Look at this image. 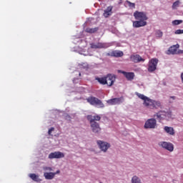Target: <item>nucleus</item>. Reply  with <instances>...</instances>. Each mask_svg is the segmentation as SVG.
<instances>
[{
  "instance_id": "1",
  "label": "nucleus",
  "mask_w": 183,
  "mask_h": 183,
  "mask_svg": "<svg viewBox=\"0 0 183 183\" xmlns=\"http://www.w3.org/2000/svg\"><path fill=\"white\" fill-rule=\"evenodd\" d=\"M135 94L138 98L144 101L143 105L146 107V108H148L149 109H158V108H162L161 102L149 99V97L138 92H136Z\"/></svg>"
},
{
  "instance_id": "2",
  "label": "nucleus",
  "mask_w": 183,
  "mask_h": 183,
  "mask_svg": "<svg viewBox=\"0 0 183 183\" xmlns=\"http://www.w3.org/2000/svg\"><path fill=\"white\" fill-rule=\"evenodd\" d=\"M73 44H75L76 45H79L78 46L74 47L71 51H74V52H78L80 54V55H84V56H86L88 54L85 53V47H86V45H88V43L81 38L75 37L73 40Z\"/></svg>"
},
{
  "instance_id": "3",
  "label": "nucleus",
  "mask_w": 183,
  "mask_h": 183,
  "mask_svg": "<svg viewBox=\"0 0 183 183\" xmlns=\"http://www.w3.org/2000/svg\"><path fill=\"white\" fill-rule=\"evenodd\" d=\"M133 16L137 21H142V22H147L148 21V16H147V12L144 11H134Z\"/></svg>"
},
{
  "instance_id": "4",
  "label": "nucleus",
  "mask_w": 183,
  "mask_h": 183,
  "mask_svg": "<svg viewBox=\"0 0 183 183\" xmlns=\"http://www.w3.org/2000/svg\"><path fill=\"white\" fill-rule=\"evenodd\" d=\"M114 44L112 43H102V42H98V43H92L91 44V48L92 49H107V48H109V46H112Z\"/></svg>"
},
{
  "instance_id": "5",
  "label": "nucleus",
  "mask_w": 183,
  "mask_h": 183,
  "mask_svg": "<svg viewBox=\"0 0 183 183\" xmlns=\"http://www.w3.org/2000/svg\"><path fill=\"white\" fill-rule=\"evenodd\" d=\"M154 118H156L159 122H161V121H164L169 118V113L165 111H159L154 114Z\"/></svg>"
},
{
  "instance_id": "6",
  "label": "nucleus",
  "mask_w": 183,
  "mask_h": 183,
  "mask_svg": "<svg viewBox=\"0 0 183 183\" xmlns=\"http://www.w3.org/2000/svg\"><path fill=\"white\" fill-rule=\"evenodd\" d=\"M157 127V119L154 118L148 119L144 125V129H155Z\"/></svg>"
},
{
  "instance_id": "7",
  "label": "nucleus",
  "mask_w": 183,
  "mask_h": 183,
  "mask_svg": "<svg viewBox=\"0 0 183 183\" xmlns=\"http://www.w3.org/2000/svg\"><path fill=\"white\" fill-rule=\"evenodd\" d=\"M87 101L91 105H94V107H97L98 108H104V107L102 102L101 100H99V99H98V98L89 97L87 99Z\"/></svg>"
},
{
  "instance_id": "8",
  "label": "nucleus",
  "mask_w": 183,
  "mask_h": 183,
  "mask_svg": "<svg viewBox=\"0 0 183 183\" xmlns=\"http://www.w3.org/2000/svg\"><path fill=\"white\" fill-rule=\"evenodd\" d=\"M97 142L99 149H101V151H102L103 152H107V151H108V149L111 148V144L107 142L97 140Z\"/></svg>"
},
{
  "instance_id": "9",
  "label": "nucleus",
  "mask_w": 183,
  "mask_h": 183,
  "mask_svg": "<svg viewBox=\"0 0 183 183\" xmlns=\"http://www.w3.org/2000/svg\"><path fill=\"white\" fill-rule=\"evenodd\" d=\"M159 147H161L164 149L169 151V152H172L174 151V144L168 142H159Z\"/></svg>"
},
{
  "instance_id": "10",
  "label": "nucleus",
  "mask_w": 183,
  "mask_h": 183,
  "mask_svg": "<svg viewBox=\"0 0 183 183\" xmlns=\"http://www.w3.org/2000/svg\"><path fill=\"white\" fill-rule=\"evenodd\" d=\"M158 65V59H152L149 61L148 64V71L154 72L157 70V66Z\"/></svg>"
},
{
  "instance_id": "11",
  "label": "nucleus",
  "mask_w": 183,
  "mask_h": 183,
  "mask_svg": "<svg viewBox=\"0 0 183 183\" xmlns=\"http://www.w3.org/2000/svg\"><path fill=\"white\" fill-rule=\"evenodd\" d=\"M65 154L61 152H54L49 154V159H61V158H64Z\"/></svg>"
},
{
  "instance_id": "12",
  "label": "nucleus",
  "mask_w": 183,
  "mask_h": 183,
  "mask_svg": "<svg viewBox=\"0 0 183 183\" xmlns=\"http://www.w3.org/2000/svg\"><path fill=\"white\" fill-rule=\"evenodd\" d=\"M179 49V44L171 46L167 51H165L166 55H177V52Z\"/></svg>"
},
{
  "instance_id": "13",
  "label": "nucleus",
  "mask_w": 183,
  "mask_h": 183,
  "mask_svg": "<svg viewBox=\"0 0 183 183\" xmlns=\"http://www.w3.org/2000/svg\"><path fill=\"white\" fill-rule=\"evenodd\" d=\"M124 97H119V98H114V99H110L107 101V104L109 105H120V104H122L124 102Z\"/></svg>"
},
{
  "instance_id": "14",
  "label": "nucleus",
  "mask_w": 183,
  "mask_h": 183,
  "mask_svg": "<svg viewBox=\"0 0 183 183\" xmlns=\"http://www.w3.org/2000/svg\"><path fill=\"white\" fill-rule=\"evenodd\" d=\"M106 79L108 86H112L115 83L117 76H115V74H109L106 76Z\"/></svg>"
},
{
  "instance_id": "15",
  "label": "nucleus",
  "mask_w": 183,
  "mask_h": 183,
  "mask_svg": "<svg viewBox=\"0 0 183 183\" xmlns=\"http://www.w3.org/2000/svg\"><path fill=\"white\" fill-rule=\"evenodd\" d=\"M130 61L134 62V64H138L139 62H144L145 59L139 56V54H133L130 56Z\"/></svg>"
},
{
  "instance_id": "16",
  "label": "nucleus",
  "mask_w": 183,
  "mask_h": 183,
  "mask_svg": "<svg viewBox=\"0 0 183 183\" xmlns=\"http://www.w3.org/2000/svg\"><path fill=\"white\" fill-rule=\"evenodd\" d=\"M90 127L94 134H99L101 132V127H99V123L98 122L90 123Z\"/></svg>"
},
{
  "instance_id": "17",
  "label": "nucleus",
  "mask_w": 183,
  "mask_h": 183,
  "mask_svg": "<svg viewBox=\"0 0 183 183\" xmlns=\"http://www.w3.org/2000/svg\"><path fill=\"white\" fill-rule=\"evenodd\" d=\"M107 56H114L115 58H121V56H124V52L119 50L112 51L111 53L107 54Z\"/></svg>"
},
{
  "instance_id": "18",
  "label": "nucleus",
  "mask_w": 183,
  "mask_h": 183,
  "mask_svg": "<svg viewBox=\"0 0 183 183\" xmlns=\"http://www.w3.org/2000/svg\"><path fill=\"white\" fill-rule=\"evenodd\" d=\"M147 26V21H142L141 20L133 21V28H141Z\"/></svg>"
},
{
  "instance_id": "19",
  "label": "nucleus",
  "mask_w": 183,
  "mask_h": 183,
  "mask_svg": "<svg viewBox=\"0 0 183 183\" xmlns=\"http://www.w3.org/2000/svg\"><path fill=\"white\" fill-rule=\"evenodd\" d=\"M121 73L125 76V77L128 81H132V79L135 78V74H134V72H127V71H122Z\"/></svg>"
},
{
  "instance_id": "20",
  "label": "nucleus",
  "mask_w": 183,
  "mask_h": 183,
  "mask_svg": "<svg viewBox=\"0 0 183 183\" xmlns=\"http://www.w3.org/2000/svg\"><path fill=\"white\" fill-rule=\"evenodd\" d=\"M164 131L166 132V134H168V135H171L172 137L175 135V129H174V127L165 126L164 127Z\"/></svg>"
},
{
  "instance_id": "21",
  "label": "nucleus",
  "mask_w": 183,
  "mask_h": 183,
  "mask_svg": "<svg viewBox=\"0 0 183 183\" xmlns=\"http://www.w3.org/2000/svg\"><path fill=\"white\" fill-rule=\"evenodd\" d=\"M87 119L90 123L97 122L96 121H101V117L99 115H89Z\"/></svg>"
},
{
  "instance_id": "22",
  "label": "nucleus",
  "mask_w": 183,
  "mask_h": 183,
  "mask_svg": "<svg viewBox=\"0 0 183 183\" xmlns=\"http://www.w3.org/2000/svg\"><path fill=\"white\" fill-rule=\"evenodd\" d=\"M114 7L112 6H108L104 11L103 16L104 18H108V16H111L112 15V9Z\"/></svg>"
},
{
  "instance_id": "23",
  "label": "nucleus",
  "mask_w": 183,
  "mask_h": 183,
  "mask_svg": "<svg viewBox=\"0 0 183 183\" xmlns=\"http://www.w3.org/2000/svg\"><path fill=\"white\" fill-rule=\"evenodd\" d=\"M29 178H31V179L34 181V182H42V179L41 178H39V174L32 173V174H29Z\"/></svg>"
},
{
  "instance_id": "24",
  "label": "nucleus",
  "mask_w": 183,
  "mask_h": 183,
  "mask_svg": "<svg viewBox=\"0 0 183 183\" xmlns=\"http://www.w3.org/2000/svg\"><path fill=\"white\" fill-rule=\"evenodd\" d=\"M44 177L45 179L51 181V180L54 179V178H55V174L52 172H44Z\"/></svg>"
},
{
  "instance_id": "25",
  "label": "nucleus",
  "mask_w": 183,
  "mask_h": 183,
  "mask_svg": "<svg viewBox=\"0 0 183 183\" xmlns=\"http://www.w3.org/2000/svg\"><path fill=\"white\" fill-rule=\"evenodd\" d=\"M95 80L99 82L101 85H107V77H96Z\"/></svg>"
},
{
  "instance_id": "26",
  "label": "nucleus",
  "mask_w": 183,
  "mask_h": 183,
  "mask_svg": "<svg viewBox=\"0 0 183 183\" xmlns=\"http://www.w3.org/2000/svg\"><path fill=\"white\" fill-rule=\"evenodd\" d=\"M98 31V28H87L86 29L85 31L87 32L88 34H95Z\"/></svg>"
},
{
  "instance_id": "27",
  "label": "nucleus",
  "mask_w": 183,
  "mask_h": 183,
  "mask_svg": "<svg viewBox=\"0 0 183 183\" xmlns=\"http://www.w3.org/2000/svg\"><path fill=\"white\" fill-rule=\"evenodd\" d=\"M132 183H142L141 181V179L138 177L137 176H134L132 178Z\"/></svg>"
},
{
  "instance_id": "28",
  "label": "nucleus",
  "mask_w": 183,
  "mask_h": 183,
  "mask_svg": "<svg viewBox=\"0 0 183 183\" xmlns=\"http://www.w3.org/2000/svg\"><path fill=\"white\" fill-rule=\"evenodd\" d=\"M79 68L81 69H85L86 71V69H88L89 68L88 63H83L81 64H79Z\"/></svg>"
},
{
  "instance_id": "29",
  "label": "nucleus",
  "mask_w": 183,
  "mask_h": 183,
  "mask_svg": "<svg viewBox=\"0 0 183 183\" xmlns=\"http://www.w3.org/2000/svg\"><path fill=\"white\" fill-rule=\"evenodd\" d=\"M179 6V0L176 1L173 3L172 8V9H177Z\"/></svg>"
},
{
  "instance_id": "30",
  "label": "nucleus",
  "mask_w": 183,
  "mask_h": 183,
  "mask_svg": "<svg viewBox=\"0 0 183 183\" xmlns=\"http://www.w3.org/2000/svg\"><path fill=\"white\" fill-rule=\"evenodd\" d=\"M172 24L174 26L180 25V24H182V20H174L172 21Z\"/></svg>"
},
{
  "instance_id": "31",
  "label": "nucleus",
  "mask_w": 183,
  "mask_h": 183,
  "mask_svg": "<svg viewBox=\"0 0 183 183\" xmlns=\"http://www.w3.org/2000/svg\"><path fill=\"white\" fill-rule=\"evenodd\" d=\"M162 35H163V33L161 30H157L156 31V36H157V38H162Z\"/></svg>"
},
{
  "instance_id": "32",
  "label": "nucleus",
  "mask_w": 183,
  "mask_h": 183,
  "mask_svg": "<svg viewBox=\"0 0 183 183\" xmlns=\"http://www.w3.org/2000/svg\"><path fill=\"white\" fill-rule=\"evenodd\" d=\"M126 4L130 7V8H135V3H132L129 1H126Z\"/></svg>"
},
{
  "instance_id": "33",
  "label": "nucleus",
  "mask_w": 183,
  "mask_h": 183,
  "mask_svg": "<svg viewBox=\"0 0 183 183\" xmlns=\"http://www.w3.org/2000/svg\"><path fill=\"white\" fill-rule=\"evenodd\" d=\"M43 169L44 171H49V172H51V171H54V169L51 167H44Z\"/></svg>"
},
{
  "instance_id": "34",
  "label": "nucleus",
  "mask_w": 183,
  "mask_h": 183,
  "mask_svg": "<svg viewBox=\"0 0 183 183\" xmlns=\"http://www.w3.org/2000/svg\"><path fill=\"white\" fill-rule=\"evenodd\" d=\"M174 34L176 35H181V34H183V29H177L175 31Z\"/></svg>"
},
{
  "instance_id": "35",
  "label": "nucleus",
  "mask_w": 183,
  "mask_h": 183,
  "mask_svg": "<svg viewBox=\"0 0 183 183\" xmlns=\"http://www.w3.org/2000/svg\"><path fill=\"white\" fill-rule=\"evenodd\" d=\"M54 131H55V128L51 127V128L49 129V131H48L49 135H51L52 132H54Z\"/></svg>"
},
{
  "instance_id": "36",
  "label": "nucleus",
  "mask_w": 183,
  "mask_h": 183,
  "mask_svg": "<svg viewBox=\"0 0 183 183\" xmlns=\"http://www.w3.org/2000/svg\"><path fill=\"white\" fill-rule=\"evenodd\" d=\"M81 79V77H79V78H74V79H73V82H74V84H78V82H79V80Z\"/></svg>"
},
{
  "instance_id": "37",
  "label": "nucleus",
  "mask_w": 183,
  "mask_h": 183,
  "mask_svg": "<svg viewBox=\"0 0 183 183\" xmlns=\"http://www.w3.org/2000/svg\"><path fill=\"white\" fill-rule=\"evenodd\" d=\"M92 21H94V18L92 17H89L86 19V22H92Z\"/></svg>"
},
{
  "instance_id": "38",
  "label": "nucleus",
  "mask_w": 183,
  "mask_h": 183,
  "mask_svg": "<svg viewBox=\"0 0 183 183\" xmlns=\"http://www.w3.org/2000/svg\"><path fill=\"white\" fill-rule=\"evenodd\" d=\"M61 171L60 170H56V172H53V174H54V177L55 175H58V174H60Z\"/></svg>"
},
{
  "instance_id": "39",
  "label": "nucleus",
  "mask_w": 183,
  "mask_h": 183,
  "mask_svg": "<svg viewBox=\"0 0 183 183\" xmlns=\"http://www.w3.org/2000/svg\"><path fill=\"white\" fill-rule=\"evenodd\" d=\"M177 54H183V50H181V49L178 50L177 51Z\"/></svg>"
},
{
  "instance_id": "40",
  "label": "nucleus",
  "mask_w": 183,
  "mask_h": 183,
  "mask_svg": "<svg viewBox=\"0 0 183 183\" xmlns=\"http://www.w3.org/2000/svg\"><path fill=\"white\" fill-rule=\"evenodd\" d=\"M180 78H181L182 82V84H183V72L181 73V74H180Z\"/></svg>"
},
{
  "instance_id": "41",
  "label": "nucleus",
  "mask_w": 183,
  "mask_h": 183,
  "mask_svg": "<svg viewBox=\"0 0 183 183\" xmlns=\"http://www.w3.org/2000/svg\"><path fill=\"white\" fill-rule=\"evenodd\" d=\"M75 73H76V74H78L79 76L81 77V72H79V71H75Z\"/></svg>"
},
{
  "instance_id": "42",
  "label": "nucleus",
  "mask_w": 183,
  "mask_h": 183,
  "mask_svg": "<svg viewBox=\"0 0 183 183\" xmlns=\"http://www.w3.org/2000/svg\"><path fill=\"white\" fill-rule=\"evenodd\" d=\"M66 119H69V121L71 120V117H69V115H67V116L66 117Z\"/></svg>"
},
{
  "instance_id": "43",
  "label": "nucleus",
  "mask_w": 183,
  "mask_h": 183,
  "mask_svg": "<svg viewBox=\"0 0 183 183\" xmlns=\"http://www.w3.org/2000/svg\"><path fill=\"white\" fill-rule=\"evenodd\" d=\"M176 99V97L174 96L170 97V99Z\"/></svg>"
},
{
  "instance_id": "44",
  "label": "nucleus",
  "mask_w": 183,
  "mask_h": 183,
  "mask_svg": "<svg viewBox=\"0 0 183 183\" xmlns=\"http://www.w3.org/2000/svg\"><path fill=\"white\" fill-rule=\"evenodd\" d=\"M79 92H82V91L80 90V91H79Z\"/></svg>"
}]
</instances>
